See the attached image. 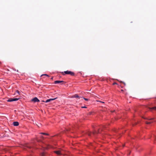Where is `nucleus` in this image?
I'll return each mask as SVG.
<instances>
[{"instance_id":"9","label":"nucleus","mask_w":156,"mask_h":156,"mask_svg":"<svg viewBox=\"0 0 156 156\" xmlns=\"http://www.w3.org/2000/svg\"><path fill=\"white\" fill-rule=\"evenodd\" d=\"M64 81H60V80H57L55 81L54 83L55 84L58 83H59L63 82Z\"/></svg>"},{"instance_id":"5","label":"nucleus","mask_w":156,"mask_h":156,"mask_svg":"<svg viewBox=\"0 0 156 156\" xmlns=\"http://www.w3.org/2000/svg\"><path fill=\"white\" fill-rule=\"evenodd\" d=\"M31 101L34 102H39L40 100L37 97H35L31 99Z\"/></svg>"},{"instance_id":"17","label":"nucleus","mask_w":156,"mask_h":156,"mask_svg":"<svg viewBox=\"0 0 156 156\" xmlns=\"http://www.w3.org/2000/svg\"><path fill=\"white\" fill-rule=\"evenodd\" d=\"M44 153H42V156H44Z\"/></svg>"},{"instance_id":"4","label":"nucleus","mask_w":156,"mask_h":156,"mask_svg":"<svg viewBox=\"0 0 156 156\" xmlns=\"http://www.w3.org/2000/svg\"><path fill=\"white\" fill-rule=\"evenodd\" d=\"M19 98H10L7 101L8 102H11L13 101H17L19 100Z\"/></svg>"},{"instance_id":"3","label":"nucleus","mask_w":156,"mask_h":156,"mask_svg":"<svg viewBox=\"0 0 156 156\" xmlns=\"http://www.w3.org/2000/svg\"><path fill=\"white\" fill-rule=\"evenodd\" d=\"M100 132V129H99L98 132H97L96 131H95L94 132H93L92 133H91L90 132H88L87 133V134L89 136H90L91 133L93 134H97L98 133H99Z\"/></svg>"},{"instance_id":"6","label":"nucleus","mask_w":156,"mask_h":156,"mask_svg":"<svg viewBox=\"0 0 156 156\" xmlns=\"http://www.w3.org/2000/svg\"><path fill=\"white\" fill-rule=\"evenodd\" d=\"M57 98H51L45 101V102L47 103L48 102H50L51 101L55 100Z\"/></svg>"},{"instance_id":"16","label":"nucleus","mask_w":156,"mask_h":156,"mask_svg":"<svg viewBox=\"0 0 156 156\" xmlns=\"http://www.w3.org/2000/svg\"><path fill=\"white\" fill-rule=\"evenodd\" d=\"M83 99L86 101H88L89 99H87V98H83Z\"/></svg>"},{"instance_id":"13","label":"nucleus","mask_w":156,"mask_h":156,"mask_svg":"<svg viewBox=\"0 0 156 156\" xmlns=\"http://www.w3.org/2000/svg\"><path fill=\"white\" fill-rule=\"evenodd\" d=\"M41 134H44V135H48L47 133H41Z\"/></svg>"},{"instance_id":"18","label":"nucleus","mask_w":156,"mask_h":156,"mask_svg":"<svg viewBox=\"0 0 156 156\" xmlns=\"http://www.w3.org/2000/svg\"><path fill=\"white\" fill-rule=\"evenodd\" d=\"M82 108H87V107H85V106H84V107H82Z\"/></svg>"},{"instance_id":"2","label":"nucleus","mask_w":156,"mask_h":156,"mask_svg":"<svg viewBox=\"0 0 156 156\" xmlns=\"http://www.w3.org/2000/svg\"><path fill=\"white\" fill-rule=\"evenodd\" d=\"M62 151L63 150L60 149L58 150L55 151L54 152L58 155H61L63 154Z\"/></svg>"},{"instance_id":"14","label":"nucleus","mask_w":156,"mask_h":156,"mask_svg":"<svg viewBox=\"0 0 156 156\" xmlns=\"http://www.w3.org/2000/svg\"><path fill=\"white\" fill-rule=\"evenodd\" d=\"M150 109H155V110H156V107L152 108H150Z\"/></svg>"},{"instance_id":"22","label":"nucleus","mask_w":156,"mask_h":156,"mask_svg":"<svg viewBox=\"0 0 156 156\" xmlns=\"http://www.w3.org/2000/svg\"><path fill=\"white\" fill-rule=\"evenodd\" d=\"M53 79V77H52L51 78V80H52V79Z\"/></svg>"},{"instance_id":"10","label":"nucleus","mask_w":156,"mask_h":156,"mask_svg":"<svg viewBox=\"0 0 156 156\" xmlns=\"http://www.w3.org/2000/svg\"><path fill=\"white\" fill-rule=\"evenodd\" d=\"M73 98H78L79 99H80V97L78 96V95L77 94H75L73 96Z\"/></svg>"},{"instance_id":"25","label":"nucleus","mask_w":156,"mask_h":156,"mask_svg":"<svg viewBox=\"0 0 156 156\" xmlns=\"http://www.w3.org/2000/svg\"><path fill=\"white\" fill-rule=\"evenodd\" d=\"M124 84L125 85V83H124Z\"/></svg>"},{"instance_id":"8","label":"nucleus","mask_w":156,"mask_h":156,"mask_svg":"<svg viewBox=\"0 0 156 156\" xmlns=\"http://www.w3.org/2000/svg\"><path fill=\"white\" fill-rule=\"evenodd\" d=\"M13 125L15 126H17L19 125V123L17 122H14L13 123Z\"/></svg>"},{"instance_id":"20","label":"nucleus","mask_w":156,"mask_h":156,"mask_svg":"<svg viewBox=\"0 0 156 156\" xmlns=\"http://www.w3.org/2000/svg\"><path fill=\"white\" fill-rule=\"evenodd\" d=\"M153 119V118H152V119H150L149 120H152Z\"/></svg>"},{"instance_id":"12","label":"nucleus","mask_w":156,"mask_h":156,"mask_svg":"<svg viewBox=\"0 0 156 156\" xmlns=\"http://www.w3.org/2000/svg\"><path fill=\"white\" fill-rule=\"evenodd\" d=\"M47 76L48 77H49V76L48 75H47L46 74H44L42 75H41V76Z\"/></svg>"},{"instance_id":"1","label":"nucleus","mask_w":156,"mask_h":156,"mask_svg":"<svg viewBox=\"0 0 156 156\" xmlns=\"http://www.w3.org/2000/svg\"><path fill=\"white\" fill-rule=\"evenodd\" d=\"M61 73L64 75H65V74H69L71 76H74V73L73 72L68 70L65 71L64 72H61Z\"/></svg>"},{"instance_id":"23","label":"nucleus","mask_w":156,"mask_h":156,"mask_svg":"<svg viewBox=\"0 0 156 156\" xmlns=\"http://www.w3.org/2000/svg\"><path fill=\"white\" fill-rule=\"evenodd\" d=\"M43 102H45V101H42Z\"/></svg>"},{"instance_id":"21","label":"nucleus","mask_w":156,"mask_h":156,"mask_svg":"<svg viewBox=\"0 0 156 156\" xmlns=\"http://www.w3.org/2000/svg\"><path fill=\"white\" fill-rule=\"evenodd\" d=\"M116 84V83H113V84Z\"/></svg>"},{"instance_id":"11","label":"nucleus","mask_w":156,"mask_h":156,"mask_svg":"<svg viewBox=\"0 0 156 156\" xmlns=\"http://www.w3.org/2000/svg\"><path fill=\"white\" fill-rule=\"evenodd\" d=\"M153 122L152 121H149V122H146V123L147 124H150L151 123H152Z\"/></svg>"},{"instance_id":"19","label":"nucleus","mask_w":156,"mask_h":156,"mask_svg":"<svg viewBox=\"0 0 156 156\" xmlns=\"http://www.w3.org/2000/svg\"><path fill=\"white\" fill-rule=\"evenodd\" d=\"M100 102H101V103H104V102H102V101H100Z\"/></svg>"},{"instance_id":"7","label":"nucleus","mask_w":156,"mask_h":156,"mask_svg":"<svg viewBox=\"0 0 156 156\" xmlns=\"http://www.w3.org/2000/svg\"><path fill=\"white\" fill-rule=\"evenodd\" d=\"M26 148H31L30 146L28 144H25L23 147L24 149H26Z\"/></svg>"},{"instance_id":"15","label":"nucleus","mask_w":156,"mask_h":156,"mask_svg":"<svg viewBox=\"0 0 156 156\" xmlns=\"http://www.w3.org/2000/svg\"><path fill=\"white\" fill-rule=\"evenodd\" d=\"M16 93H17L19 94H20V92L18 90H16Z\"/></svg>"},{"instance_id":"24","label":"nucleus","mask_w":156,"mask_h":156,"mask_svg":"<svg viewBox=\"0 0 156 156\" xmlns=\"http://www.w3.org/2000/svg\"><path fill=\"white\" fill-rule=\"evenodd\" d=\"M121 91H123V90H121Z\"/></svg>"}]
</instances>
